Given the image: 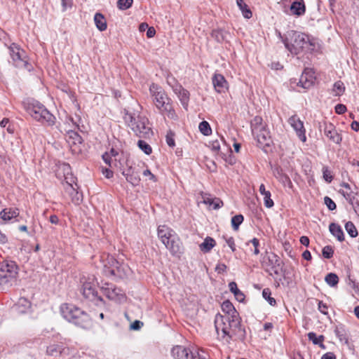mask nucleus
I'll use <instances>...</instances> for the list:
<instances>
[{
    "mask_svg": "<svg viewBox=\"0 0 359 359\" xmlns=\"http://www.w3.org/2000/svg\"><path fill=\"white\" fill-rule=\"evenodd\" d=\"M215 326L218 335L222 332L221 337L226 344H229L231 341H244L246 338V331L238 313L236 316L216 315Z\"/></svg>",
    "mask_w": 359,
    "mask_h": 359,
    "instance_id": "obj_1",
    "label": "nucleus"
},
{
    "mask_svg": "<svg viewBox=\"0 0 359 359\" xmlns=\"http://www.w3.org/2000/svg\"><path fill=\"white\" fill-rule=\"evenodd\" d=\"M60 313L66 320L76 326L83 329H88L92 326L89 315L74 304H62L60 306Z\"/></svg>",
    "mask_w": 359,
    "mask_h": 359,
    "instance_id": "obj_2",
    "label": "nucleus"
},
{
    "mask_svg": "<svg viewBox=\"0 0 359 359\" xmlns=\"http://www.w3.org/2000/svg\"><path fill=\"white\" fill-rule=\"evenodd\" d=\"M279 37L282 39L285 48L292 53L297 55L308 48L309 46H313L314 44L310 41L308 35L294 30L287 32L283 37L278 33Z\"/></svg>",
    "mask_w": 359,
    "mask_h": 359,
    "instance_id": "obj_3",
    "label": "nucleus"
},
{
    "mask_svg": "<svg viewBox=\"0 0 359 359\" xmlns=\"http://www.w3.org/2000/svg\"><path fill=\"white\" fill-rule=\"evenodd\" d=\"M158 237L173 256L182 253V246L177 233L166 225H160L157 230Z\"/></svg>",
    "mask_w": 359,
    "mask_h": 359,
    "instance_id": "obj_4",
    "label": "nucleus"
},
{
    "mask_svg": "<svg viewBox=\"0 0 359 359\" xmlns=\"http://www.w3.org/2000/svg\"><path fill=\"white\" fill-rule=\"evenodd\" d=\"M149 91L153 97V102L160 112L167 113L169 118H174L175 113L170 103V100L165 91L154 83L150 86Z\"/></svg>",
    "mask_w": 359,
    "mask_h": 359,
    "instance_id": "obj_5",
    "label": "nucleus"
},
{
    "mask_svg": "<svg viewBox=\"0 0 359 359\" xmlns=\"http://www.w3.org/2000/svg\"><path fill=\"white\" fill-rule=\"evenodd\" d=\"M252 134L260 147H270L272 142L266 124L261 116H256L250 121Z\"/></svg>",
    "mask_w": 359,
    "mask_h": 359,
    "instance_id": "obj_6",
    "label": "nucleus"
},
{
    "mask_svg": "<svg viewBox=\"0 0 359 359\" xmlns=\"http://www.w3.org/2000/svg\"><path fill=\"white\" fill-rule=\"evenodd\" d=\"M27 113L36 121L48 126H53L55 123V117L37 101L29 102L25 107Z\"/></svg>",
    "mask_w": 359,
    "mask_h": 359,
    "instance_id": "obj_7",
    "label": "nucleus"
},
{
    "mask_svg": "<svg viewBox=\"0 0 359 359\" xmlns=\"http://www.w3.org/2000/svg\"><path fill=\"white\" fill-rule=\"evenodd\" d=\"M123 118L137 136L146 137L150 134L151 128L147 126L149 121L145 116H136L124 109Z\"/></svg>",
    "mask_w": 359,
    "mask_h": 359,
    "instance_id": "obj_8",
    "label": "nucleus"
},
{
    "mask_svg": "<svg viewBox=\"0 0 359 359\" xmlns=\"http://www.w3.org/2000/svg\"><path fill=\"white\" fill-rule=\"evenodd\" d=\"M18 266L13 261L3 262L0 265V290H6L17 281Z\"/></svg>",
    "mask_w": 359,
    "mask_h": 359,
    "instance_id": "obj_9",
    "label": "nucleus"
},
{
    "mask_svg": "<svg viewBox=\"0 0 359 359\" xmlns=\"http://www.w3.org/2000/svg\"><path fill=\"white\" fill-rule=\"evenodd\" d=\"M8 48L15 67L25 69L29 72L32 70L33 67L26 60L25 53L18 44L13 43Z\"/></svg>",
    "mask_w": 359,
    "mask_h": 359,
    "instance_id": "obj_10",
    "label": "nucleus"
},
{
    "mask_svg": "<svg viewBox=\"0 0 359 359\" xmlns=\"http://www.w3.org/2000/svg\"><path fill=\"white\" fill-rule=\"evenodd\" d=\"M108 264L109 266L105 265V272L118 278H125L130 272V269L127 264L120 262L113 257H108Z\"/></svg>",
    "mask_w": 359,
    "mask_h": 359,
    "instance_id": "obj_11",
    "label": "nucleus"
},
{
    "mask_svg": "<svg viewBox=\"0 0 359 359\" xmlns=\"http://www.w3.org/2000/svg\"><path fill=\"white\" fill-rule=\"evenodd\" d=\"M82 286L81 292L83 297L90 302H94L96 305H100L103 303V299L101 296L98 295L96 290V284L93 282V278L81 281Z\"/></svg>",
    "mask_w": 359,
    "mask_h": 359,
    "instance_id": "obj_12",
    "label": "nucleus"
},
{
    "mask_svg": "<svg viewBox=\"0 0 359 359\" xmlns=\"http://www.w3.org/2000/svg\"><path fill=\"white\" fill-rule=\"evenodd\" d=\"M105 287H102L101 290L109 299L118 302L125 299V294L121 288L109 283L105 284Z\"/></svg>",
    "mask_w": 359,
    "mask_h": 359,
    "instance_id": "obj_13",
    "label": "nucleus"
},
{
    "mask_svg": "<svg viewBox=\"0 0 359 359\" xmlns=\"http://www.w3.org/2000/svg\"><path fill=\"white\" fill-rule=\"evenodd\" d=\"M171 353L175 359H205L201 358L198 353H194L182 346L173 347Z\"/></svg>",
    "mask_w": 359,
    "mask_h": 359,
    "instance_id": "obj_14",
    "label": "nucleus"
},
{
    "mask_svg": "<svg viewBox=\"0 0 359 359\" xmlns=\"http://www.w3.org/2000/svg\"><path fill=\"white\" fill-rule=\"evenodd\" d=\"M288 123L295 130L299 140L305 142L306 141V137L303 121H301L297 115H293L288 118Z\"/></svg>",
    "mask_w": 359,
    "mask_h": 359,
    "instance_id": "obj_15",
    "label": "nucleus"
},
{
    "mask_svg": "<svg viewBox=\"0 0 359 359\" xmlns=\"http://www.w3.org/2000/svg\"><path fill=\"white\" fill-rule=\"evenodd\" d=\"M267 262H265L266 266L269 267V269H267V271H271L276 275H279L280 273V271H282L283 262L280 259V257L274 254L271 253L267 257Z\"/></svg>",
    "mask_w": 359,
    "mask_h": 359,
    "instance_id": "obj_16",
    "label": "nucleus"
},
{
    "mask_svg": "<svg viewBox=\"0 0 359 359\" xmlns=\"http://www.w3.org/2000/svg\"><path fill=\"white\" fill-rule=\"evenodd\" d=\"M323 126L325 135L334 143L340 144L342 137L341 135L337 133L334 126L331 123H324Z\"/></svg>",
    "mask_w": 359,
    "mask_h": 359,
    "instance_id": "obj_17",
    "label": "nucleus"
},
{
    "mask_svg": "<svg viewBox=\"0 0 359 359\" xmlns=\"http://www.w3.org/2000/svg\"><path fill=\"white\" fill-rule=\"evenodd\" d=\"M139 173V170L131 165L122 172V175L126 177L127 182L133 186H137L140 184V177Z\"/></svg>",
    "mask_w": 359,
    "mask_h": 359,
    "instance_id": "obj_18",
    "label": "nucleus"
},
{
    "mask_svg": "<svg viewBox=\"0 0 359 359\" xmlns=\"http://www.w3.org/2000/svg\"><path fill=\"white\" fill-rule=\"evenodd\" d=\"M212 84L215 90L219 93H223L227 89V81L222 74H216L213 76Z\"/></svg>",
    "mask_w": 359,
    "mask_h": 359,
    "instance_id": "obj_19",
    "label": "nucleus"
},
{
    "mask_svg": "<svg viewBox=\"0 0 359 359\" xmlns=\"http://www.w3.org/2000/svg\"><path fill=\"white\" fill-rule=\"evenodd\" d=\"M314 79L313 72L305 71L300 76L299 84L304 88H309L313 85Z\"/></svg>",
    "mask_w": 359,
    "mask_h": 359,
    "instance_id": "obj_20",
    "label": "nucleus"
},
{
    "mask_svg": "<svg viewBox=\"0 0 359 359\" xmlns=\"http://www.w3.org/2000/svg\"><path fill=\"white\" fill-rule=\"evenodd\" d=\"M334 332L341 342L348 344V331L344 325L340 324L337 325Z\"/></svg>",
    "mask_w": 359,
    "mask_h": 359,
    "instance_id": "obj_21",
    "label": "nucleus"
},
{
    "mask_svg": "<svg viewBox=\"0 0 359 359\" xmlns=\"http://www.w3.org/2000/svg\"><path fill=\"white\" fill-rule=\"evenodd\" d=\"M174 91L177 95L182 105L187 107L189 100V92L184 89L181 85H177L174 88Z\"/></svg>",
    "mask_w": 359,
    "mask_h": 359,
    "instance_id": "obj_22",
    "label": "nucleus"
},
{
    "mask_svg": "<svg viewBox=\"0 0 359 359\" xmlns=\"http://www.w3.org/2000/svg\"><path fill=\"white\" fill-rule=\"evenodd\" d=\"M290 9L292 15L302 16L306 12V6L304 1H293Z\"/></svg>",
    "mask_w": 359,
    "mask_h": 359,
    "instance_id": "obj_23",
    "label": "nucleus"
},
{
    "mask_svg": "<svg viewBox=\"0 0 359 359\" xmlns=\"http://www.w3.org/2000/svg\"><path fill=\"white\" fill-rule=\"evenodd\" d=\"M274 176L278 179L284 186H292V182L290 177L285 173L283 172L282 169L276 168L273 170Z\"/></svg>",
    "mask_w": 359,
    "mask_h": 359,
    "instance_id": "obj_24",
    "label": "nucleus"
},
{
    "mask_svg": "<svg viewBox=\"0 0 359 359\" xmlns=\"http://www.w3.org/2000/svg\"><path fill=\"white\" fill-rule=\"evenodd\" d=\"M330 233L337 238V239L342 242L344 241V233L341 227L335 223H331L329 226Z\"/></svg>",
    "mask_w": 359,
    "mask_h": 359,
    "instance_id": "obj_25",
    "label": "nucleus"
},
{
    "mask_svg": "<svg viewBox=\"0 0 359 359\" xmlns=\"http://www.w3.org/2000/svg\"><path fill=\"white\" fill-rule=\"evenodd\" d=\"M19 216L18 208H5L0 212V217L3 220H11Z\"/></svg>",
    "mask_w": 359,
    "mask_h": 359,
    "instance_id": "obj_26",
    "label": "nucleus"
},
{
    "mask_svg": "<svg viewBox=\"0 0 359 359\" xmlns=\"http://www.w3.org/2000/svg\"><path fill=\"white\" fill-rule=\"evenodd\" d=\"M66 140L69 144H77L82 143V137L77 132L69 130L66 135Z\"/></svg>",
    "mask_w": 359,
    "mask_h": 359,
    "instance_id": "obj_27",
    "label": "nucleus"
},
{
    "mask_svg": "<svg viewBox=\"0 0 359 359\" xmlns=\"http://www.w3.org/2000/svg\"><path fill=\"white\" fill-rule=\"evenodd\" d=\"M229 288L238 302H243L244 301L245 294L238 288L237 284L235 282L229 283Z\"/></svg>",
    "mask_w": 359,
    "mask_h": 359,
    "instance_id": "obj_28",
    "label": "nucleus"
},
{
    "mask_svg": "<svg viewBox=\"0 0 359 359\" xmlns=\"http://www.w3.org/2000/svg\"><path fill=\"white\" fill-rule=\"evenodd\" d=\"M94 21L97 28L100 31H104L107 29V22L102 14L96 13L94 16Z\"/></svg>",
    "mask_w": 359,
    "mask_h": 359,
    "instance_id": "obj_29",
    "label": "nucleus"
},
{
    "mask_svg": "<svg viewBox=\"0 0 359 359\" xmlns=\"http://www.w3.org/2000/svg\"><path fill=\"white\" fill-rule=\"evenodd\" d=\"M216 242L212 238L207 236L204 241L200 245V249L203 252H208L213 248Z\"/></svg>",
    "mask_w": 359,
    "mask_h": 359,
    "instance_id": "obj_30",
    "label": "nucleus"
},
{
    "mask_svg": "<svg viewBox=\"0 0 359 359\" xmlns=\"http://www.w3.org/2000/svg\"><path fill=\"white\" fill-rule=\"evenodd\" d=\"M236 4L239 9L241 11L243 17L246 19H250L252 16V13L248 6L245 3L244 0H236Z\"/></svg>",
    "mask_w": 359,
    "mask_h": 359,
    "instance_id": "obj_31",
    "label": "nucleus"
},
{
    "mask_svg": "<svg viewBox=\"0 0 359 359\" xmlns=\"http://www.w3.org/2000/svg\"><path fill=\"white\" fill-rule=\"evenodd\" d=\"M227 34V32L222 29H213L211 32L212 37L219 43H222V41H225Z\"/></svg>",
    "mask_w": 359,
    "mask_h": 359,
    "instance_id": "obj_32",
    "label": "nucleus"
},
{
    "mask_svg": "<svg viewBox=\"0 0 359 359\" xmlns=\"http://www.w3.org/2000/svg\"><path fill=\"white\" fill-rule=\"evenodd\" d=\"M308 338L315 345H319L320 348H325V346L323 344L324 336L320 335L318 337L315 332H311L308 334Z\"/></svg>",
    "mask_w": 359,
    "mask_h": 359,
    "instance_id": "obj_33",
    "label": "nucleus"
},
{
    "mask_svg": "<svg viewBox=\"0 0 359 359\" xmlns=\"http://www.w3.org/2000/svg\"><path fill=\"white\" fill-rule=\"evenodd\" d=\"M222 308L223 311L226 313L225 315L236 316V313H238L229 301H224Z\"/></svg>",
    "mask_w": 359,
    "mask_h": 359,
    "instance_id": "obj_34",
    "label": "nucleus"
},
{
    "mask_svg": "<svg viewBox=\"0 0 359 359\" xmlns=\"http://www.w3.org/2000/svg\"><path fill=\"white\" fill-rule=\"evenodd\" d=\"M332 91L334 93V95L340 96L345 91V86L344 83L341 81H336L333 85Z\"/></svg>",
    "mask_w": 359,
    "mask_h": 359,
    "instance_id": "obj_35",
    "label": "nucleus"
},
{
    "mask_svg": "<svg viewBox=\"0 0 359 359\" xmlns=\"http://www.w3.org/2000/svg\"><path fill=\"white\" fill-rule=\"evenodd\" d=\"M325 281L330 287H335L339 283V278L334 273H329L325 278Z\"/></svg>",
    "mask_w": 359,
    "mask_h": 359,
    "instance_id": "obj_36",
    "label": "nucleus"
},
{
    "mask_svg": "<svg viewBox=\"0 0 359 359\" xmlns=\"http://www.w3.org/2000/svg\"><path fill=\"white\" fill-rule=\"evenodd\" d=\"M198 128H199L200 132L205 136L210 135L212 133L211 127H210L209 123L206 121H201L199 123Z\"/></svg>",
    "mask_w": 359,
    "mask_h": 359,
    "instance_id": "obj_37",
    "label": "nucleus"
},
{
    "mask_svg": "<svg viewBox=\"0 0 359 359\" xmlns=\"http://www.w3.org/2000/svg\"><path fill=\"white\" fill-rule=\"evenodd\" d=\"M62 352L60 346L57 344H52L47 347L46 353L51 356H57Z\"/></svg>",
    "mask_w": 359,
    "mask_h": 359,
    "instance_id": "obj_38",
    "label": "nucleus"
},
{
    "mask_svg": "<svg viewBox=\"0 0 359 359\" xmlns=\"http://www.w3.org/2000/svg\"><path fill=\"white\" fill-rule=\"evenodd\" d=\"M345 229L351 238H355L358 236V231L352 222H348L345 224Z\"/></svg>",
    "mask_w": 359,
    "mask_h": 359,
    "instance_id": "obj_39",
    "label": "nucleus"
},
{
    "mask_svg": "<svg viewBox=\"0 0 359 359\" xmlns=\"http://www.w3.org/2000/svg\"><path fill=\"white\" fill-rule=\"evenodd\" d=\"M244 220V217L242 215H236L231 218V226L233 230L237 231L239 226L242 224Z\"/></svg>",
    "mask_w": 359,
    "mask_h": 359,
    "instance_id": "obj_40",
    "label": "nucleus"
},
{
    "mask_svg": "<svg viewBox=\"0 0 359 359\" xmlns=\"http://www.w3.org/2000/svg\"><path fill=\"white\" fill-rule=\"evenodd\" d=\"M133 0H118L117 7L121 11H125L133 6Z\"/></svg>",
    "mask_w": 359,
    "mask_h": 359,
    "instance_id": "obj_41",
    "label": "nucleus"
},
{
    "mask_svg": "<svg viewBox=\"0 0 359 359\" xmlns=\"http://www.w3.org/2000/svg\"><path fill=\"white\" fill-rule=\"evenodd\" d=\"M271 292L269 288H265L262 291V297L266 299L271 306H275L276 304V299L271 297Z\"/></svg>",
    "mask_w": 359,
    "mask_h": 359,
    "instance_id": "obj_42",
    "label": "nucleus"
},
{
    "mask_svg": "<svg viewBox=\"0 0 359 359\" xmlns=\"http://www.w3.org/2000/svg\"><path fill=\"white\" fill-rule=\"evenodd\" d=\"M139 148L144 152V154L149 155L152 152L151 146L144 140H139L137 142Z\"/></svg>",
    "mask_w": 359,
    "mask_h": 359,
    "instance_id": "obj_43",
    "label": "nucleus"
},
{
    "mask_svg": "<svg viewBox=\"0 0 359 359\" xmlns=\"http://www.w3.org/2000/svg\"><path fill=\"white\" fill-rule=\"evenodd\" d=\"M334 250L332 246L326 245L323 248L322 255L326 259H330L333 257Z\"/></svg>",
    "mask_w": 359,
    "mask_h": 359,
    "instance_id": "obj_44",
    "label": "nucleus"
},
{
    "mask_svg": "<svg viewBox=\"0 0 359 359\" xmlns=\"http://www.w3.org/2000/svg\"><path fill=\"white\" fill-rule=\"evenodd\" d=\"M323 177L327 183H330L333 180V176L327 166L323 168Z\"/></svg>",
    "mask_w": 359,
    "mask_h": 359,
    "instance_id": "obj_45",
    "label": "nucleus"
},
{
    "mask_svg": "<svg viewBox=\"0 0 359 359\" xmlns=\"http://www.w3.org/2000/svg\"><path fill=\"white\" fill-rule=\"evenodd\" d=\"M250 243H252V245L254 248V250H253L254 255H257L259 253V241L257 238H254L252 240L249 241L248 243H246V245H249Z\"/></svg>",
    "mask_w": 359,
    "mask_h": 359,
    "instance_id": "obj_46",
    "label": "nucleus"
},
{
    "mask_svg": "<svg viewBox=\"0 0 359 359\" xmlns=\"http://www.w3.org/2000/svg\"><path fill=\"white\" fill-rule=\"evenodd\" d=\"M324 203L326 205V206H327V208H328L329 210L332 211V210H335L337 208L336 203L329 196H325V198H324Z\"/></svg>",
    "mask_w": 359,
    "mask_h": 359,
    "instance_id": "obj_47",
    "label": "nucleus"
},
{
    "mask_svg": "<svg viewBox=\"0 0 359 359\" xmlns=\"http://www.w3.org/2000/svg\"><path fill=\"white\" fill-rule=\"evenodd\" d=\"M342 194L347 200H348L349 203L353 206L355 213L359 216V201H357L356 205H353V200L354 199V198L351 197V195L349 194H345L344 191L342 192Z\"/></svg>",
    "mask_w": 359,
    "mask_h": 359,
    "instance_id": "obj_48",
    "label": "nucleus"
},
{
    "mask_svg": "<svg viewBox=\"0 0 359 359\" xmlns=\"http://www.w3.org/2000/svg\"><path fill=\"white\" fill-rule=\"evenodd\" d=\"M175 133L171 130H169L166 135V143L170 147H174L175 145V140H174Z\"/></svg>",
    "mask_w": 359,
    "mask_h": 359,
    "instance_id": "obj_49",
    "label": "nucleus"
},
{
    "mask_svg": "<svg viewBox=\"0 0 359 359\" xmlns=\"http://www.w3.org/2000/svg\"><path fill=\"white\" fill-rule=\"evenodd\" d=\"M263 196H264V205L268 208H272L273 206L274 203H273V200L271 198L270 191H269L268 193L264 194Z\"/></svg>",
    "mask_w": 359,
    "mask_h": 359,
    "instance_id": "obj_50",
    "label": "nucleus"
},
{
    "mask_svg": "<svg viewBox=\"0 0 359 359\" xmlns=\"http://www.w3.org/2000/svg\"><path fill=\"white\" fill-rule=\"evenodd\" d=\"M212 207L213 209L217 210L223 205L222 201L219 198H213L212 200Z\"/></svg>",
    "mask_w": 359,
    "mask_h": 359,
    "instance_id": "obj_51",
    "label": "nucleus"
},
{
    "mask_svg": "<svg viewBox=\"0 0 359 359\" xmlns=\"http://www.w3.org/2000/svg\"><path fill=\"white\" fill-rule=\"evenodd\" d=\"M224 238H225L226 244L231 248L232 252H234L236 250V245H235V242H234L233 238V237L225 238L224 236Z\"/></svg>",
    "mask_w": 359,
    "mask_h": 359,
    "instance_id": "obj_52",
    "label": "nucleus"
},
{
    "mask_svg": "<svg viewBox=\"0 0 359 359\" xmlns=\"http://www.w3.org/2000/svg\"><path fill=\"white\" fill-rule=\"evenodd\" d=\"M346 111V107L344 104H337L335 106V112L337 114H342L345 113Z\"/></svg>",
    "mask_w": 359,
    "mask_h": 359,
    "instance_id": "obj_53",
    "label": "nucleus"
},
{
    "mask_svg": "<svg viewBox=\"0 0 359 359\" xmlns=\"http://www.w3.org/2000/svg\"><path fill=\"white\" fill-rule=\"evenodd\" d=\"M143 326V323L140 320H135L130 325V329L133 330H138Z\"/></svg>",
    "mask_w": 359,
    "mask_h": 359,
    "instance_id": "obj_54",
    "label": "nucleus"
},
{
    "mask_svg": "<svg viewBox=\"0 0 359 359\" xmlns=\"http://www.w3.org/2000/svg\"><path fill=\"white\" fill-rule=\"evenodd\" d=\"M318 310L323 314H327V306L321 301L318 302Z\"/></svg>",
    "mask_w": 359,
    "mask_h": 359,
    "instance_id": "obj_55",
    "label": "nucleus"
},
{
    "mask_svg": "<svg viewBox=\"0 0 359 359\" xmlns=\"http://www.w3.org/2000/svg\"><path fill=\"white\" fill-rule=\"evenodd\" d=\"M203 201L205 204L209 205L210 206H212V200H213V198L210 197V194H205L202 196Z\"/></svg>",
    "mask_w": 359,
    "mask_h": 359,
    "instance_id": "obj_56",
    "label": "nucleus"
},
{
    "mask_svg": "<svg viewBox=\"0 0 359 359\" xmlns=\"http://www.w3.org/2000/svg\"><path fill=\"white\" fill-rule=\"evenodd\" d=\"M143 175L144 176H149V180L153 181V182H154L157 181L156 177L154 174H152L150 170H149V169H147V170H144Z\"/></svg>",
    "mask_w": 359,
    "mask_h": 359,
    "instance_id": "obj_57",
    "label": "nucleus"
},
{
    "mask_svg": "<svg viewBox=\"0 0 359 359\" xmlns=\"http://www.w3.org/2000/svg\"><path fill=\"white\" fill-rule=\"evenodd\" d=\"M210 147L212 150L214 151H219V149H220V144H219V140H213L212 142H210Z\"/></svg>",
    "mask_w": 359,
    "mask_h": 359,
    "instance_id": "obj_58",
    "label": "nucleus"
},
{
    "mask_svg": "<svg viewBox=\"0 0 359 359\" xmlns=\"http://www.w3.org/2000/svg\"><path fill=\"white\" fill-rule=\"evenodd\" d=\"M102 159L106 164L109 165V166L111 165V157L110 156V154L108 152H105L102 155Z\"/></svg>",
    "mask_w": 359,
    "mask_h": 359,
    "instance_id": "obj_59",
    "label": "nucleus"
},
{
    "mask_svg": "<svg viewBox=\"0 0 359 359\" xmlns=\"http://www.w3.org/2000/svg\"><path fill=\"white\" fill-rule=\"evenodd\" d=\"M226 266L224 264H218L215 268V271L218 273L224 272L226 271Z\"/></svg>",
    "mask_w": 359,
    "mask_h": 359,
    "instance_id": "obj_60",
    "label": "nucleus"
},
{
    "mask_svg": "<svg viewBox=\"0 0 359 359\" xmlns=\"http://www.w3.org/2000/svg\"><path fill=\"white\" fill-rule=\"evenodd\" d=\"M321 359H336V355L332 352H327L323 355Z\"/></svg>",
    "mask_w": 359,
    "mask_h": 359,
    "instance_id": "obj_61",
    "label": "nucleus"
},
{
    "mask_svg": "<svg viewBox=\"0 0 359 359\" xmlns=\"http://www.w3.org/2000/svg\"><path fill=\"white\" fill-rule=\"evenodd\" d=\"M102 173L103 175L108 179L111 178L113 177V172L108 169V168H105L102 170Z\"/></svg>",
    "mask_w": 359,
    "mask_h": 359,
    "instance_id": "obj_62",
    "label": "nucleus"
},
{
    "mask_svg": "<svg viewBox=\"0 0 359 359\" xmlns=\"http://www.w3.org/2000/svg\"><path fill=\"white\" fill-rule=\"evenodd\" d=\"M156 34V30L154 27H151L147 29V36L149 38L153 37Z\"/></svg>",
    "mask_w": 359,
    "mask_h": 359,
    "instance_id": "obj_63",
    "label": "nucleus"
},
{
    "mask_svg": "<svg viewBox=\"0 0 359 359\" xmlns=\"http://www.w3.org/2000/svg\"><path fill=\"white\" fill-rule=\"evenodd\" d=\"M300 243L307 247L309 245V238L307 236H303L300 238Z\"/></svg>",
    "mask_w": 359,
    "mask_h": 359,
    "instance_id": "obj_64",
    "label": "nucleus"
}]
</instances>
